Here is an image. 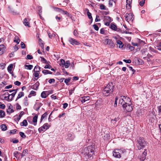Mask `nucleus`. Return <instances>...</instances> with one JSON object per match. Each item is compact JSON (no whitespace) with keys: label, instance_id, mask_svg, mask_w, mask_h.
Listing matches in <instances>:
<instances>
[{"label":"nucleus","instance_id":"f257e3e1","mask_svg":"<svg viewBox=\"0 0 161 161\" xmlns=\"http://www.w3.org/2000/svg\"><path fill=\"white\" fill-rule=\"evenodd\" d=\"M95 149V146L94 144L88 146L85 148V151L88 156L89 159L92 160L93 158V155L94 154V151Z\"/></svg>","mask_w":161,"mask_h":161},{"label":"nucleus","instance_id":"f03ea898","mask_svg":"<svg viewBox=\"0 0 161 161\" xmlns=\"http://www.w3.org/2000/svg\"><path fill=\"white\" fill-rule=\"evenodd\" d=\"M136 146L138 150H141L145 148L147 145V142L144 139L140 137L137 139Z\"/></svg>","mask_w":161,"mask_h":161},{"label":"nucleus","instance_id":"7ed1b4c3","mask_svg":"<svg viewBox=\"0 0 161 161\" xmlns=\"http://www.w3.org/2000/svg\"><path fill=\"white\" fill-rule=\"evenodd\" d=\"M114 89V85L112 83H109L104 89L103 94L106 96L112 94Z\"/></svg>","mask_w":161,"mask_h":161},{"label":"nucleus","instance_id":"20e7f679","mask_svg":"<svg viewBox=\"0 0 161 161\" xmlns=\"http://www.w3.org/2000/svg\"><path fill=\"white\" fill-rule=\"evenodd\" d=\"M126 153V150L124 149H114L113 152V156L115 158H119Z\"/></svg>","mask_w":161,"mask_h":161},{"label":"nucleus","instance_id":"39448f33","mask_svg":"<svg viewBox=\"0 0 161 161\" xmlns=\"http://www.w3.org/2000/svg\"><path fill=\"white\" fill-rule=\"evenodd\" d=\"M133 105L132 103H125L123 104L122 107L124 111L126 112H130L131 111L133 110Z\"/></svg>","mask_w":161,"mask_h":161},{"label":"nucleus","instance_id":"423d86ee","mask_svg":"<svg viewBox=\"0 0 161 161\" xmlns=\"http://www.w3.org/2000/svg\"><path fill=\"white\" fill-rule=\"evenodd\" d=\"M104 44L105 45H108L111 47H113L115 45L114 44L112 41L110 39H107L103 40Z\"/></svg>","mask_w":161,"mask_h":161},{"label":"nucleus","instance_id":"0eeeda50","mask_svg":"<svg viewBox=\"0 0 161 161\" xmlns=\"http://www.w3.org/2000/svg\"><path fill=\"white\" fill-rule=\"evenodd\" d=\"M133 16L134 15L132 13L128 14V13H126L125 15V20L128 22L130 21H132L134 19Z\"/></svg>","mask_w":161,"mask_h":161},{"label":"nucleus","instance_id":"6e6552de","mask_svg":"<svg viewBox=\"0 0 161 161\" xmlns=\"http://www.w3.org/2000/svg\"><path fill=\"white\" fill-rule=\"evenodd\" d=\"M49 127L50 126L48 125V124L46 123L38 129V131L40 133L42 131H44L45 130L48 129Z\"/></svg>","mask_w":161,"mask_h":161},{"label":"nucleus","instance_id":"1a4fd4ad","mask_svg":"<svg viewBox=\"0 0 161 161\" xmlns=\"http://www.w3.org/2000/svg\"><path fill=\"white\" fill-rule=\"evenodd\" d=\"M110 28L113 30L116 31L118 32H120L121 30L119 28H117V26L113 23L111 24Z\"/></svg>","mask_w":161,"mask_h":161},{"label":"nucleus","instance_id":"9d476101","mask_svg":"<svg viewBox=\"0 0 161 161\" xmlns=\"http://www.w3.org/2000/svg\"><path fill=\"white\" fill-rule=\"evenodd\" d=\"M69 41L72 45H78L80 44V43L74 38H69Z\"/></svg>","mask_w":161,"mask_h":161},{"label":"nucleus","instance_id":"9b49d317","mask_svg":"<svg viewBox=\"0 0 161 161\" xmlns=\"http://www.w3.org/2000/svg\"><path fill=\"white\" fill-rule=\"evenodd\" d=\"M42 104L41 103H36L34 105L33 108L37 111L39 110L40 108L42 106Z\"/></svg>","mask_w":161,"mask_h":161},{"label":"nucleus","instance_id":"f8f14e48","mask_svg":"<svg viewBox=\"0 0 161 161\" xmlns=\"http://www.w3.org/2000/svg\"><path fill=\"white\" fill-rule=\"evenodd\" d=\"M144 151L142 153V155L141 156L140 158V160L143 161L146 158V156L147 154V149H144Z\"/></svg>","mask_w":161,"mask_h":161},{"label":"nucleus","instance_id":"ddd939ff","mask_svg":"<svg viewBox=\"0 0 161 161\" xmlns=\"http://www.w3.org/2000/svg\"><path fill=\"white\" fill-rule=\"evenodd\" d=\"M122 97L123 98V100L125 103H131L130 98L127 96H122Z\"/></svg>","mask_w":161,"mask_h":161},{"label":"nucleus","instance_id":"4468645a","mask_svg":"<svg viewBox=\"0 0 161 161\" xmlns=\"http://www.w3.org/2000/svg\"><path fill=\"white\" fill-rule=\"evenodd\" d=\"M6 47L3 45H0V55H2L5 51Z\"/></svg>","mask_w":161,"mask_h":161},{"label":"nucleus","instance_id":"2eb2a0df","mask_svg":"<svg viewBox=\"0 0 161 161\" xmlns=\"http://www.w3.org/2000/svg\"><path fill=\"white\" fill-rule=\"evenodd\" d=\"M74 138V136H72V134L69 133L66 136V139L68 141H72L73 140Z\"/></svg>","mask_w":161,"mask_h":161},{"label":"nucleus","instance_id":"dca6fc26","mask_svg":"<svg viewBox=\"0 0 161 161\" xmlns=\"http://www.w3.org/2000/svg\"><path fill=\"white\" fill-rule=\"evenodd\" d=\"M39 86V83L38 81L34 85L31 86V88L35 90H37Z\"/></svg>","mask_w":161,"mask_h":161},{"label":"nucleus","instance_id":"f3484780","mask_svg":"<svg viewBox=\"0 0 161 161\" xmlns=\"http://www.w3.org/2000/svg\"><path fill=\"white\" fill-rule=\"evenodd\" d=\"M104 21L105 22H111L112 20V19L109 16H104Z\"/></svg>","mask_w":161,"mask_h":161},{"label":"nucleus","instance_id":"a211bd4d","mask_svg":"<svg viewBox=\"0 0 161 161\" xmlns=\"http://www.w3.org/2000/svg\"><path fill=\"white\" fill-rule=\"evenodd\" d=\"M90 99V97L89 96H86L83 97L81 98V101L82 103H84L88 101Z\"/></svg>","mask_w":161,"mask_h":161},{"label":"nucleus","instance_id":"6ab92c4d","mask_svg":"<svg viewBox=\"0 0 161 161\" xmlns=\"http://www.w3.org/2000/svg\"><path fill=\"white\" fill-rule=\"evenodd\" d=\"M23 23L25 26H26L28 27H30L29 25V23L28 22L27 19L26 18H25L24 19Z\"/></svg>","mask_w":161,"mask_h":161},{"label":"nucleus","instance_id":"aec40b11","mask_svg":"<svg viewBox=\"0 0 161 161\" xmlns=\"http://www.w3.org/2000/svg\"><path fill=\"white\" fill-rule=\"evenodd\" d=\"M24 105L25 106H27L29 105L27 97H26L24 99Z\"/></svg>","mask_w":161,"mask_h":161},{"label":"nucleus","instance_id":"412c9836","mask_svg":"<svg viewBox=\"0 0 161 161\" xmlns=\"http://www.w3.org/2000/svg\"><path fill=\"white\" fill-rule=\"evenodd\" d=\"M37 118H38V115H35L33 118L32 121L34 123V125H36Z\"/></svg>","mask_w":161,"mask_h":161},{"label":"nucleus","instance_id":"4be33fe9","mask_svg":"<svg viewBox=\"0 0 161 161\" xmlns=\"http://www.w3.org/2000/svg\"><path fill=\"white\" fill-rule=\"evenodd\" d=\"M24 93L23 92H20L19 93V94L18 95V96L16 99V101L17 100L20 98L24 96Z\"/></svg>","mask_w":161,"mask_h":161},{"label":"nucleus","instance_id":"5701e85b","mask_svg":"<svg viewBox=\"0 0 161 161\" xmlns=\"http://www.w3.org/2000/svg\"><path fill=\"white\" fill-rule=\"evenodd\" d=\"M38 42L39 43V44L40 46L41 47L42 49L44 48V43L43 41L41 39L39 38V40H38Z\"/></svg>","mask_w":161,"mask_h":161},{"label":"nucleus","instance_id":"b1692460","mask_svg":"<svg viewBox=\"0 0 161 161\" xmlns=\"http://www.w3.org/2000/svg\"><path fill=\"white\" fill-rule=\"evenodd\" d=\"M33 70L34 72H39L41 70V68L39 66L36 65L35 66Z\"/></svg>","mask_w":161,"mask_h":161},{"label":"nucleus","instance_id":"393cba45","mask_svg":"<svg viewBox=\"0 0 161 161\" xmlns=\"http://www.w3.org/2000/svg\"><path fill=\"white\" fill-rule=\"evenodd\" d=\"M28 150L27 149H25L24 150L22 153L21 154V158L25 156L28 153Z\"/></svg>","mask_w":161,"mask_h":161},{"label":"nucleus","instance_id":"a878e982","mask_svg":"<svg viewBox=\"0 0 161 161\" xmlns=\"http://www.w3.org/2000/svg\"><path fill=\"white\" fill-rule=\"evenodd\" d=\"M87 15L88 17V18L91 20V23L93 20V19H92V14L89 12L88 9H87Z\"/></svg>","mask_w":161,"mask_h":161},{"label":"nucleus","instance_id":"bb28decb","mask_svg":"<svg viewBox=\"0 0 161 161\" xmlns=\"http://www.w3.org/2000/svg\"><path fill=\"white\" fill-rule=\"evenodd\" d=\"M12 106L11 108H10V106H9L8 109H7L6 112L8 114H10L11 113L14 112V110L12 108Z\"/></svg>","mask_w":161,"mask_h":161},{"label":"nucleus","instance_id":"cd10ccee","mask_svg":"<svg viewBox=\"0 0 161 161\" xmlns=\"http://www.w3.org/2000/svg\"><path fill=\"white\" fill-rule=\"evenodd\" d=\"M42 72L45 75L48 74H52V72L48 70H44L42 71Z\"/></svg>","mask_w":161,"mask_h":161},{"label":"nucleus","instance_id":"c85d7f7f","mask_svg":"<svg viewBox=\"0 0 161 161\" xmlns=\"http://www.w3.org/2000/svg\"><path fill=\"white\" fill-rule=\"evenodd\" d=\"M117 44L119 45V48H122L124 45L122 43V42L120 41V40H118L117 42Z\"/></svg>","mask_w":161,"mask_h":161},{"label":"nucleus","instance_id":"c756f323","mask_svg":"<svg viewBox=\"0 0 161 161\" xmlns=\"http://www.w3.org/2000/svg\"><path fill=\"white\" fill-rule=\"evenodd\" d=\"M27 122L26 119H25L23 121L20 123L21 126H26L27 125Z\"/></svg>","mask_w":161,"mask_h":161},{"label":"nucleus","instance_id":"7c9ffc66","mask_svg":"<svg viewBox=\"0 0 161 161\" xmlns=\"http://www.w3.org/2000/svg\"><path fill=\"white\" fill-rule=\"evenodd\" d=\"M70 65V62L69 60L66 61L64 65L65 68H68Z\"/></svg>","mask_w":161,"mask_h":161},{"label":"nucleus","instance_id":"2f4dec72","mask_svg":"<svg viewBox=\"0 0 161 161\" xmlns=\"http://www.w3.org/2000/svg\"><path fill=\"white\" fill-rule=\"evenodd\" d=\"M48 115V114L47 112H45L43 114H42L41 117V120H40V122H42L43 119L47 117V115Z\"/></svg>","mask_w":161,"mask_h":161},{"label":"nucleus","instance_id":"473e14b6","mask_svg":"<svg viewBox=\"0 0 161 161\" xmlns=\"http://www.w3.org/2000/svg\"><path fill=\"white\" fill-rule=\"evenodd\" d=\"M25 68L28 69H31L33 67L32 65H25Z\"/></svg>","mask_w":161,"mask_h":161},{"label":"nucleus","instance_id":"72a5a7b5","mask_svg":"<svg viewBox=\"0 0 161 161\" xmlns=\"http://www.w3.org/2000/svg\"><path fill=\"white\" fill-rule=\"evenodd\" d=\"M1 128L3 131H5L7 130V126L5 124H2L0 126Z\"/></svg>","mask_w":161,"mask_h":161},{"label":"nucleus","instance_id":"f704fd0d","mask_svg":"<svg viewBox=\"0 0 161 161\" xmlns=\"http://www.w3.org/2000/svg\"><path fill=\"white\" fill-rule=\"evenodd\" d=\"M13 68V65L12 64H10L9 65L8 67V70L9 72H10L12 70Z\"/></svg>","mask_w":161,"mask_h":161},{"label":"nucleus","instance_id":"c9c22d12","mask_svg":"<svg viewBox=\"0 0 161 161\" xmlns=\"http://www.w3.org/2000/svg\"><path fill=\"white\" fill-rule=\"evenodd\" d=\"M16 94L15 92H13L11 94H9L10 96V101H11L12 100L13 98L14 97Z\"/></svg>","mask_w":161,"mask_h":161},{"label":"nucleus","instance_id":"e433bc0d","mask_svg":"<svg viewBox=\"0 0 161 161\" xmlns=\"http://www.w3.org/2000/svg\"><path fill=\"white\" fill-rule=\"evenodd\" d=\"M5 116V112L4 111L2 110H0V117L1 118H3Z\"/></svg>","mask_w":161,"mask_h":161},{"label":"nucleus","instance_id":"4c0bfd02","mask_svg":"<svg viewBox=\"0 0 161 161\" xmlns=\"http://www.w3.org/2000/svg\"><path fill=\"white\" fill-rule=\"evenodd\" d=\"M132 2V0H126V7H127L128 6L130 7V4H131Z\"/></svg>","mask_w":161,"mask_h":161},{"label":"nucleus","instance_id":"58836bf2","mask_svg":"<svg viewBox=\"0 0 161 161\" xmlns=\"http://www.w3.org/2000/svg\"><path fill=\"white\" fill-rule=\"evenodd\" d=\"M19 38L18 36H15L14 40V42H16L17 44H19Z\"/></svg>","mask_w":161,"mask_h":161},{"label":"nucleus","instance_id":"ea45409f","mask_svg":"<svg viewBox=\"0 0 161 161\" xmlns=\"http://www.w3.org/2000/svg\"><path fill=\"white\" fill-rule=\"evenodd\" d=\"M127 66L128 67L129 70L133 72L132 74V75H133L135 72L136 70L133 69L132 67L129 66L128 64L127 65Z\"/></svg>","mask_w":161,"mask_h":161},{"label":"nucleus","instance_id":"a19ab883","mask_svg":"<svg viewBox=\"0 0 161 161\" xmlns=\"http://www.w3.org/2000/svg\"><path fill=\"white\" fill-rule=\"evenodd\" d=\"M100 8L101 10H107L106 9V7L103 4H101L100 5Z\"/></svg>","mask_w":161,"mask_h":161},{"label":"nucleus","instance_id":"79ce46f5","mask_svg":"<svg viewBox=\"0 0 161 161\" xmlns=\"http://www.w3.org/2000/svg\"><path fill=\"white\" fill-rule=\"evenodd\" d=\"M53 9L56 11L58 12H59L61 13L62 12V9L60 8H59L56 7H54L53 8Z\"/></svg>","mask_w":161,"mask_h":161},{"label":"nucleus","instance_id":"37998d69","mask_svg":"<svg viewBox=\"0 0 161 161\" xmlns=\"http://www.w3.org/2000/svg\"><path fill=\"white\" fill-rule=\"evenodd\" d=\"M24 114V112L23 111H21L20 112L19 115V117L17 118V119L18 121H19V120L20 119L21 117Z\"/></svg>","mask_w":161,"mask_h":161},{"label":"nucleus","instance_id":"c03bdc74","mask_svg":"<svg viewBox=\"0 0 161 161\" xmlns=\"http://www.w3.org/2000/svg\"><path fill=\"white\" fill-rule=\"evenodd\" d=\"M41 97L43 98H46L47 97V96L45 92L43 91L42 92L41 94Z\"/></svg>","mask_w":161,"mask_h":161},{"label":"nucleus","instance_id":"a18cd8bd","mask_svg":"<svg viewBox=\"0 0 161 161\" xmlns=\"http://www.w3.org/2000/svg\"><path fill=\"white\" fill-rule=\"evenodd\" d=\"M119 103L122 105V106L123 105V104L125 103L124 102V100H123V98L122 97V96H121L120 97Z\"/></svg>","mask_w":161,"mask_h":161},{"label":"nucleus","instance_id":"49530a36","mask_svg":"<svg viewBox=\"0 0 161 161\" xmlns=\"http://www.w3.org/2000/svg\"><path fill=\"white\" fill-rule=\"evenodd\" d=\"M4 95H8V96H5L4 97V99H6V100H9V101H10V96H9V94L8 93H4Z\"/></svg>","mask_w":161,"mask_h":161},{"label":"nucleus","instance_id":"de8ad7c7","mask_svg":"<svg viewBox=\"0 0 161 161\" xmlns=\"http://www.w3.org/2000/svg\"><path fill=\"white\" fill-rule=\"evenodd\" d=\"M19 135L20 136L23 138H25L26 137V136L25 134V133L22 132H19Z\"/></svg>","mask_w":161,"mask_h":161},{"label":"nucleus","instance_id":"09e8293b","mask_svg":"<svg viewBox=\"0 0 161 161\" xmlns=\"http://www.w3.org/2000/svg\"><path fill=\"white\" fill-rule=\"evenodd\" d=\"M8 10L11 12V13H14V11L13 8H12L10 6L8 7Z\"/></svg>","mask_w":161,"mask_h":161},{"label":"nucleus","instance_id":"8fccbe9b","mask_svg":"<svg viewBox=\"0 0 161 161\" xmlns=\"http://www.w3.org/2000/svg\"><path fill=\"white\" fill-rule=\"evenodd\" d=\"M105 30L103 28H102L100 30V33L102 34H105Z\"/></svg>","mask_w":161,"mask_h":161},{"label":"nucleus","instance_id":"3c124183","mask_svg":"<svg viewBox=\"0 0 161 161\" xmlns=\"http://www.w3.org/2000/svg\"><path fill=\"white\" fill-rule=\"evenodd\" d=\"M33 58V56L30 55H28L27 56V57L26 58V59H31Z\"/></svg>","mask_w":161,"mask_h":161},{"label":"nucleus","instance_id":"603ef678","mask_svg":"<svg viewBox=\"0 0 161 161\" xmlns=\"http://www.w3.org/2000/svg\"><path fill=\"white\" fill-rule=\"evenodd\" d=\"M145 0H142L139 2V4L141 6H142L145 3Z\"/></svg>","mask_w":161,"mask_h":161},{"label":"nucleus","instance_id":"864d4df0","mask_svg":"<svg viewBox=\"0 0 161 161\" xmlns=\"http://www.w3.org/2000/svg\"><path fill=\"white\" fill-rule=\"evenodd\" d=\"M5 107V105L3 104H2L1 102H0V108L4 109Z\"/></svg>","mask_w":161,"mask_h":161},{"label":"nucleus","instance_id":"5fc2aeb1","mask_svg":"<svg viewBox=\"0 0 161 161\" xmlns=\"http://www.w3.org/2000/svg\"><path fill=\"white\" fill-rule=\"evenodd\" d=\"M62 14H66L68 16L69 15V14L66 11H65L62 9V12H61Z\"/></svg>","mask_w":161,"mask_h":161},{"label":"nucleus","instance_id":"6e6d98bb","mask_svg":"<svg viewBox=\"0 0 161 161\" xmlns=\"http://www.w3.org/2000/svg\"><path fill=\"white\" fill-rule=\"evenodd\" d=\"M118 99V97H116L115 98V101H114V106L116 107L117 105V100Z\"/></svg>","mask_w":161,"mask_h":161},{"label":"nucleus","instance_id":"4d7b16f0","mask_svg":"<svg viewBox=\"0 0 161 161\" xmlns=\"http://www.w3.org/2000/svg\"><path fill=\"white\" fill-rule=\"evenodd\" d=\"M34 75L35 77L37 78L36 79V80H37L39 76V74L37 72H35Z\"/></svg>","mask_w":161,"mask_h":161},{"label":"nucleus","instance_id":"13d9d810","mask_svg":"<svg viewBox=\"0 0 161 161\" xmlns=\"http://www.w3.org/2000/svg\"><path fill=\"white\" fill-rule=\"evenodd\" d=\"M16 105V108L17 110H19L21 109V107L18 103H17Z\"/></svg>","mask_w":161,"mask_h":161},{"label":"nucleus","instance_id":"bf43d9fd","mask_svg":"<svg viewBox=\"0 0 161 161\" xmlns=\"http://www.w3.org/2000/svg\"><path fill=\"white\" fill-rule=\"evenodd\" d=\"M123 61L126 63H130L131 62V60L130 59L128 60L125 59Z\"/></svg>","mask_w":161,"mask_h":161},{"label":"nucleus","instance_id":"052dcab7","mask_svg":"<svg viewBox=\"0 0 161 161\" xmlns=\"http://www.w3.org/2000/svg\"><path fill=\"white\" fill-rule=\"evenodd\" d=\"M93 27L94 29L96 31H98L99 29V28L97 25H93Z\"/></svg>","mask_w":161,"mask_h":161},{"label":"nucleus","instance_id":"680f3d73","mask_svg":"<svg viewBox=\"0 0 161 161\" xmlns=\"http://www.w3.org/2000/svg\"><path fill=\"white\" fill-rule=\"evenodd\" d=\"M42 12V8L41 6H39L38 7V13L39 14H41Z\"/></svg>","mask_w":161,"mask_h":161},{"label":"nucleus","instance_id":"e2e57ef3","mask_svg":"<svg viewBox=\"0 0 161 161\" xmlns=\"http://www.w3.org/2000/svg\"><path fill=\"white\" fill-rule=\"evenodd\" d=\"M14 84L16 85L19 86L20 85L21 83L18 81H16L14 82Z\"/></svg>","mask_w":161,"mask_h":161},{"label":"nucleus","instance_id":"0e129e2a","mask_svg":"<svg viewBox=\"0 0 161 161\" xmlns=\"http://www.w3.org/2000/svg\"><path fill=\"white\" fill-rule=\"evenodd\" d=\"M75 90V88H74L72 89H71L69 90V95H71L72 94V93L74 92V91Z\"/></svg>","mask_w":161,"mask_h":161},{"label":"nucleus","instance_id":"69168bd1","mask_svg":"<svg viewBox=\"0 0 161 161\" xmlns=\"http://www.w3.org/2000/svg\"><path fill=\"white\" fill-rule=\"evenodd\" d=\"M70 80V79L69 78H68V79H65L64 80V82L67 84L69 82Z\"/></svg>","mask_w":161,"mask_h":161},{"label":"nucleus","instance_id":"338daca9","mask_svg":"<svg viewBox=\"0 0 161 161\" xmlns=\"http://www.w3.org/2000/svg\"><path fill=\"white\" fill-rule=\"evenodd\" d=\"M60 64L62 65L63 66L64 65L65 62V60L63 59H61L60 60Z\"/></svg>","mask_w":161,"mask_h":161},{"label":"nucleus","instance_id":"774afa93","mask_svg":"<svg viewBox=\"0 0 161 161\" xmlns=\"http://www.w3.org/2000/svg\"><path fill=\"white\" fill-rule=\"evenodd\" d=\"M55 81V80L53 79H51L49 80L48 82L50 84H51L53 82H54Z\"/></svg>","mask_w":161,"mask_h":161}]
</instances>
